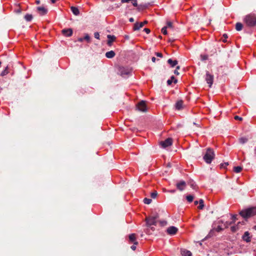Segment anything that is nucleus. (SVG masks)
<instances>
[{"mask_svg":"<svg viewBox=\"0 0 256 256\" xmlns=\"http://www.w3.org/2000/svg\"><path fill=\"white\" fill-rule=\"evenodd\" d=\"M240 214L244 218L246 219L256 215V206L251 207L240 212Z\"/></svg>","mask_w":256,"mask_h":256,"instance_id":"f257e3e1","label":"nucleus"},{"mask_svg":"<svg viewBox=\"0 0 256 256\" xmlns=\"http://www.w3.org/2000/svg\"><path fill=\"white\" fill-rule=\"evenodd\" d=\"M214 156L215 154L214 150L209 148L206 149V152L204 154L203 158L206 163L210 164L214 159Z\"/></svg>","mask_w":256,"mask_h":256,"instance_id":"f03ea898","label":"nucleus"},{"mask_svg":"<svg viewBox=\"0 0 256 256\" xmlns=\"http://www.w3.org/2000/svg\"><path fill=\"white\" fill-rule=\"evenodd\" d=\"M244 22L246 26L252 27L256 26V16L254 14H249L246 16Z\"/></svg>","mask_w":256,"mask_h":256,"instance_id":"7ed1b4c3","label":"nucleus"},{"mask_svg":"<svg viewBox=\"0 0 256 256\" xmlns=\"http://www.w3.org/2000/svg\"><path fill=\"white\" fill-rule=\"evenodd\" d=\"M136 109L142 112H147V106L146 101L142 100L136 104Z\"/></svg>","mask_w":256,"mask_h":256,"instance_id":"20e7f679","label":"nucleus"},{"mask_svg":"<svg viewBox=\"0 0 256 256\" xmlns=\"http://www.w3.org/2000/svg\"><path fill=\"white\" fill-rule=\"evenodd\" d=\"M146 222V226H156L158 222V220H156L152 216H147L145 219Z\"/></svg>","mask_w":256,"mask_h":256,"instance_id":"39448f33","label":"nucleus"},{"mask_svg":"<svg viewBox=\"0 0 256 256\" xmlns=\"http://www.w3.org/2000/svg\"><path fill=\"white\" fill-rule=\"evenodd\" d=\"M205 80L208 84L209 87L211 88L214 82V76L210 74L208 71H206Z\"/></svg>","mask_w":256,"mask_h":256,"instance_id":"423d86ee","label":"nucleus"},{"mask_svg":"<svg viewBox=\"0 0 256 256\" xmlns=\"http://www.w3.org/2000/svg\"><path fill=\"white\" fill-rule=\"evenodd\" d=\"M172 144V138H168L165 140L160 142V144L164 148H166L168 146H171Z\"/></svg>","mask_w":256,"mask_h":256,"instance_id":"0eeeda50","label":"nucleus"},{"mask_svg":"<svg viewBox=\"0 0 256 256\" xmlns=\"http://www.w3.org/2000/svg\"><path fill=\"white\" fill-rule=\"evenodd\" d=\"M178 231V228L174 226L168 227L166 230L167 233L170 235H174Z\"/></svg>","mask_w":256,"mask_h":256,"instance_id":"6e6552de","label":"nucleus"},{"mask_svg":"<svg viewBox=\"0 0 256 256\" xmlns=\"http://www.w3.org/2000/svg\"><path fill=\"white\" fill-rule=\"evenodd\" d=\"M148 22L147 20H145L144 22L140 23L136 22L134 26L133 29L134 30H139L140 28H142L144 24H148Z\"/></svg>","mask_w":256,"mask_h":256,"instance_id":"1a4fd4ad","label":"nucleus"},{"mask_svg":"<svg viewBox=\"0 0 256 256\" xmlns=\"http://www.w3.org/2000/svg\"><path fill=\"white\" fill-rule=\"evenodd\" d=\"M176 186L179 190L182 191L185 188L186 183L184 181L182 180L176 184Z\"/></svg>","mask_w":256,"mask_h":256,"instance_id":"9d476101","label":"nucleus"},{"mask_svg":"<svg viewBox=\"0 0 256 256\" xmlns=\"http://www.w3.org/2000/svg\"><path fill=\"white\" fill-rule=\"evenodd\" d=\"M176 109L177 110H182L184 108V102L182 100L178 101L175 104Z\"/></svg>","mask_w":256,"mask_h":256,"instance_id":"9b49d317","label":"nucleus"},{"mask_svg":"<svg viewBox=\"0 0 256 256\" xmlns=\"http://www.w3.org/2000/svg\"><path fill=\"white\" fill-rule=\"evenodd\" d=\"M37 10L39 14L42 15H45L48 12V10L44 6H38L37 8Z\"/></svg>","mask_w":256,"mask_h":256,"instance_id":"f8f14e48","label":"nucleus"},{"mask_svg":"<svg viewBox=\"0 0 256 256\" xmlns=\"http://www.w3.org/2000/svg\"><path fill=\"white\" fill-rule=\"evenodd\" d=\"M129 240L131 242H134L135 245L138 244V242L136 240V234H132L129 235Z\"/></svg>","mask_w":256,"mask_h":256,"instance_id":"ddd939ff","label":"nucleus"},{"mask_svg":"<svg viewBox=\"0 0 256 256\" xmlns=\"http://www.w3.org/2000/svg\"><path fill=\"white\" fill-rule=\"evenodd\" d=\"M62 32V34L66 36H70L72 34V28L64 29Z\"/></svg>","mask_w":256,"mask_h":256,"instance_id":"4468645a","label":"nucleus"},{"mask_svg":"<svg viewBox=\"0 0 256 256\" xmlns=\"http://www.w3.org/2000/svg\"><path fill=\"white\" fill-rule=\"evenodd\" d=\"M107 38H108L107 44L109 46H111L112 42L115 40L116 38L114 36H112L110 34L108 35Z\"/></svg>","mask_w":256,"mask_h":256,"instance_id":"2eb2a0df","label":"nucleus"},{"mask_svg":"<svg viewBox=\"0 0 256 256\" xmlns=\"http://www.w3.org/2000/svg\"><path fill=\"white\" fill-rule=\"evenodd\" d=\"M116 56V53L113 50L108 52L106 53V56L108 58H112Z\"/></svg>","mask_w":256,"mask_h":256,"instance_id":"dca6fc26","label":"nucleus"},{"mask_svg":"<svg viewBox=\"0 0 256 256\" xmlns=\"http://www.w3.org/2000/svg\"><path fill=\"white\" fill-rule=\"evenodd\" d=\"M70 10L72 13L74 14L75 16L79 15L80 11L78 8L72 6L70 7Z\"/></svg>","mask_w":256,"mask_h":256,"instance_id":"f3484780","label":"nucleus"},{"mask_svg":"<svg viewBox=\"0 0 256 256\" xmlns=\"http://www.w3.org/2000/svg\"><path fill=\"white\" fill-rule=\"evenodd\" d=\"M250 234L248 232H246L242 236L244 240L246 242H250V238L249 236Z\"/></svg>","mask_w":256,"mask_h":256,"instance_id":"a211bd4d","label":"nucleus"},{"mask_svg":"<svg viewBox=\"0 0 256 256\" xmlns=\"http://www.w3.org/2000/svg\"><path fill=\"white\" fill-rule=\"evenodd\" d=\"M178 61L176 60H172L170 58L168 60V63L170 64L172 68H174L178 64Z\"/></svg>","mask_w":256,"mask_h":256,"instance_id":"6ab92c4d","label":"nucleus"},{"mask_svg":"<svg viewBox=\"0 0 256 256\" xmlns=\"http://www.w3.org/2000/svg\"><path fill=\"white\" fill-rule=\"evenodd\" d=\"M181 254L182 256H192V252L190 251L186 250H182Z\"/></svg>","mask_w":256,"mask_h":256,"instance_id":"aec40b11","label":"nucleus"},{"mask_svg":"<svg viewBox=\"0 0 256 256\" xmlns=\"http://www.w3.org/2000/svg\"><path fill=\"white\" fill-rule=\"evenodd\" d=\"M172 82H174V84H176L178 82V80L176 79L174 76H171L170 79L167 80V84L168 85H170Z\"/></svg>","mask_w":256,"mask_h":256,"instance_id":"412c9836","label":"nucleus"},{"mask_svg":"<svg viewBox=\"0 0 256 256\" xmlns=\"http://www.w3.org/2000/svg\"><path fill=\"white\" fill-rule=\"evenodd\" d=\"M243 28V25L240 22H237L236 24V29L237 31H240Z\"/></svg>","mask_w":256,"mask_h":256,"instance_id":"4be33fe9","label":"nucleus"},{"mask_svg":"<svg viewBox=\"0 0 256 256\" xmlns=\"http://www.w3.org/2000/svg\"><path fill=\"white\" fill-rule=\"evenodd\" d=\"M120 71L122 75H123V74L127 75L129 73V72L128 71V70L123 67L120 68Z\"/></svg>","mask_w":256,"mask_h":256,"instance_id":"5701e85b","label":"nucleus"},{"mask_svg":"<svg viewBox=\"0 0 256 256\" xmlns=\"http://www.w3.org/2000/svg\"><path fill=\"white\" fill-rule=\"evenodd\" d=\"M33 16L31 14H26L24 16L25 20L28 22H30L32 20Z\"/></svg>","mask_w":256,"mask_h":256,"instance_id":"b1692460","label":"nucleus"},{"mask_svg":"<svg viewBox=\"0 0 256 256\" xmlns=\"http://www.w3.org/2000/svg\"><path fill=\"white\" fill-rule=\"evenodd\" d=\"M199 206L198 208L200 210H202L204 208V201L202 199H200L199 200Z\"/></svg>","mask_w":256,"mask_h":256,"instance_id":"393cba45","label":"nucleus"},{"mask_svg":"<svg viewBox=\"0 0 256 256\" xmlns=\"http://www.w3.org/2000/svg\"><path fill=\"white\" fill-rule=\"evenodd\" d=\"M148 228L146 230L145 232L148 234H150V230H152V232L155 230V228L152 226H146Z\"/></svg>","mask_w":256,"mask_h":256,"instance_id":"a878e982","label":"nucleus"},{"mask_svg":"<svg viewBox=\"0 0 256 256\" xmlns=\"http://www.w3.org/2000/svg\"><path fill=\"white\" fill-rule=\"evenodd\" d=\"M240 224V222H238V224L236 226H232L230 228L232 232H236V231H237L238 230V228H239L238 225H239Z\"/></svg>","mask_w":256,"mask_h":256,"instance_id":"bb28decb","label":"nucleus"},{"mask_svg":"<svg viewBox=\"0 0 256 256\" xmlns=\"http://www.w3.org/2000/svg\"><path fill=\"white\" fill-rule=\"evenodd\" d=\"M8 74V66H6L5 69L1 72L0 76H4Z\"/></svg>","mask_w":256,"mask_h":256,"instance_id":"cd10ccee","label":"nucleus"},{"mask_svg":"<svg viewBox=\"0 0 256 256\" xmlns=\"http://www.w3.org/2000/svg\"><path fill=\"white\" fill-rule=\"evenodd\" d=\"M234 172L236 173L240 172L242 169V168L240 166H234Z\"/></svg>","mask_w":256,"mask_h":256,"instance_id":"c85d7f7f","label":"nucleus"},{"mask_svg":"<svg viewBox=\"0 0 256 256\" xmlns=\"http://www.w3.org/2000/svg\"><path fill=\"white\" fill-rule=\"evenodd\" d=\"M248 140L247 138H240V139H239V142L240 144H244L246 142H248Z\"/></svg>","mask_w":256,"mask_h":256,"instance_id":"c756f323","label":"nucleus"},{"mask_svg":"<svg viewBox=\"0 0 256 256\" xmlns=\"http://www.w3.org/2000/svg\"><path fill=\"white\" fill-rule=\"evenodd\" d=\"M186 198L189 202H191L194 200V196L192 195H188L186 196Z\"/></svg>","mask_w":256,"mask_h":256,"instance_id":"7c9ffc66","label":"nucleus"},{"mask_svg":"<svg viewBox=\"0 0 256 256\" xmlns=\"http://www.w3.org/2000/svg\"><path fill=\"white\" fill-rule=\"evenodd\" d=\"M137 6H138V10L139 11H140L141 10H143L146 8V7H147V6H146V5H143V6L142 5H139V6H138V5Z\"/></svg>","mask_w":256,"mask_h":256,"instance_id":"2f4dec72","label":"nucleus"},{"mask_svg":"<svg viewBox=\"0 0 256 256\" xmlns=\"http://www.w3.org/2000/svg\"><path fill=\"white\" fill-rule=\"evenodd\" d=\"M152 200L148 198H144V202L145 204H149L152 202Z\"/></svg>","mask_w":256,"mask_h":256,"instance_id":"473e14b6","label":"nucleus"},{"mask_svg":"<svg viewBox=\"0 0 256 256\" xmlns=\"http://www.w3.org/2000/svg\"><path fill=\"white\" fill-rule=\"evenodd\" d=\"M157 196H158V192H156V191H154L152 192L150 194V196L152 198H156Z\"/></svg>","mask_w":256,"mask_h":256,"instance_id":"72a5a7b5","label":"nucleus"},{"mask_svg":"<svg viewBox=\"0 0 256 256\" xmlns=\"http://www.w3.org/2000/svg\"><path fill=\"white\" fill-rule=\"evenodd\" d=\"M150 216H152L156 220H157L159 218V214L158 213H156L153 215Z\"/></svg>","mask_w":256,"mask_h":256,"instance_id":"f704fd0d","label":"nucleus"},{"mask_svg":"<svg viewBox=\"0 0 256 256\" xmlns=\"http://www.w3.org/2000/svg\"><path fill=\"white\" fill-rule=\"evenodd\" d=\"M166 28H167V27L164 26V27L162 28V32L164 35H166L168 34L167 30H166Z\"/></svg>","mask_w":256,"mask_h":256,"instance_id":"c9c22d12","label":"nucleus"},{"mask_svg":"<svg viewBox=\"0 0 256 256\" xmlns=\"http://www.w3.org/2000/svg\"><path fill=\"white\" fill-rule=\"evenodd\" d=\"M159 222L161 226H164L167 224V222L166 220H160L159 221Z\"/></svg>","mask_w":256,"mask_h":256,"instance_id":"e433bc0d","label":"nucleus"},{"mask_svg":"<svg viewBox=\"0 0 256 256\" xmlns=\"http://www.w3.org/2000/svg\"><path fill=\"white\" fill-rule=\"evenodd\" d=\"M130 2L134 6H138L137 0H131Z\"/></svg>","mask_w":256,"mask_h":256,"instance_id":"4c0bfd02","label":"nucleus"},{"mask_svg":"<svg viewBox=\"0 0 256 256\" xmlns=\"http://www.w3.org/2000/svg\"><path fill=\"white\" fill-rule=\"evenodd\" d=\"M228 162H224V164H220V168H225L226 166H228Z\"/></svg>","mask_w":256,"mask_h":256,"instance_id":"58836bf2","label":"nucleus"},{"mask_svg":"<svg viewBox=\"0 0 256 256\" xmlns=\"http://www.w3.org/2000/svg\"><path fill=\"white\" fill-rule=\"evenodd\" d=\"M180 66H176V70H174V74H176V75H178L180 74V73L178 72V70H180Z\"/></svg>","mask_w":256,"mask_h":256,"instance_id":"ea45409f","label":"nucleus"},{"mask_svg":"<svg viewBox=\"0 0 256 256\" xmlns=\"http://www.w3.org/2000/svg\"><path fill=\"white\" fill-rule=\"evenodd\" d=\"M84 39L89 42L90 41V37L88 34H86Z\"/></svg>","mask_w":256,"mask_h":256,"instance_id":"a19ab883","label":"nucleus"},{"mask_svg":"<svg viewBox=\"0 0 256 256\" xmlns=\"http://www.w3.org/2000/svg\"><path fill=\"white\" fill-rule=\"evenodd\" d=\"M94 36L96 38L100 39V34L98 32H94Z\"/></svg>","mask_w":256,"mask_h":256,"instance_id":"79ce46f5","label":"nucleus"},{"mask_svg":"<svg viewBox=\"0 0 256 256\" xmlns=\"http://www.w3.org/2000/svg\"><path fill=\"white\" fill-rule=\"evenodd\" d=\"M234 222H226L225 224H224V226L226 228H228V226L229 225H230L232 224H233Z\"/></svg>","mask_w":256,"mask_h":256,"instance_id":"37998d69","label":"nucleus"},{"mask_svg":"<svg viewBox=\"0 0 256 256\" xmlns=\"http://www.w3.org/2000/svg\"><path fill=\"white\" fill-rule=\"evenodd\" d=\"M201 58L202 60H208V56L207 55H202Z\"/></svg>","mask_w":256,"mask_h":256,"instance_id":"c03bdc74","label":"nucleus"},{"mask_svg":"<svg viewBox=\"0 0 256 256\" xmlns=\"http://www.w3.org/2000/svg\"><path fill=\"white\" fill-rule=\"evenodd\" d=\"M223 230V228L220 226H218L216 228V230L218 232H220L222 231Z\"/></svg>","mask_w":256,"mask_h":256,"instance_id":"a18cd8bd","label":"nucleus"},{"mask_svg":"<svg viewBox=\"0 0 256 256\" xmlns=\"http://www.w3.org/2000/svg\"><path fill=\"white\" fill-rule=\"evenodd\" d=\"M167 28H172V23L170 22H167Z\"/></svg>","mask_w":256,"mask_h":256,"instance_id":"49530a36","label":"nucleus"},{"mask_svg":"<svg viewBox=\"0 0 256 256\" xmlns=\"http://www.w3.org/2000/svg\"><path fill=\"white\" fill-rule=\"evenodd\" d=\"M234 119L236 120H242V118H241V117H240L239 116H234Z\"/></svg>","mask_w":256,"mask_h":256,"instance_id":"de8ad7c7","label":"nucleus"},{"mask_svg":"<svg viewBox=\"0 0 256 256\" xmlns=\"http://www.w3.org/2000/svg\"><path fill=\"white\" fill-rule=\"evenodd\" d=\"M156 55L157 56H158V57H160V58H162V54L160 52H156Z\"/></svg>","mask_w":256,"mask_h":256,"instance_id":"09e8293b","label":"nucleus"},{"mask_svg":"<svg viewBox=\"0 0 256 256\" xmlns=\"http://www.w3.org/2000/svg\"><path fill=\"white\" fill-rule=\"evenodd\" d=\"M144 31L146 32V34H149L150 32V30L148 28H144Z\"/></svg>","mask_w":256,"mask_h":256,"instance_id":"8fccbe9b","label":"nucleus"},{"mask_svg":"<svg viewBox=\"0 0 256 256\" xmlns=\"http://www.w3.org/2000/svg\"><path fill=\"white\" fill-rule=\"evenodd\" d=\"M131 0H121V2L122 3H128Z\"/></svg>","mask_w":256,"mask_h":256,"instance_id":"3c124183","label":"nucleus"},{"mask_svg":"<svg viewBox=\"0 0 256 256\" xmlns=\"http://www.w3.org/2000/svg\"><path fill=\"white\" fill-rule=\"evenodd\" d=\"M136 245L135 244H134L132 246H131L130 248L133 250H134L136 249Z\"/></svg>","mask_w":256,"mask_h":256,"instance_id":"603ef678","label":"nucleus"},{"mask_svg":"<svg viewBox=\"0 0 256 256\" xmlns=\"http://www.w3.org/2000/svg\"><path fill=\"white\" fill-rule=\"evenodd\" d=\"M236 219V215H234L232 216V220H234H234Z\"/></svg>","mask_w":256,"mask_h":256,"instance_id":"864d4df0","label":"nucleus"},{"mask_svg":"<svg viewBox=\"0 0 256 256\" xmlns=\"http://www.w3.org/2000/svg\"><path fill=\"white\" fill-rule=\"evenodd\" d=\"M84 40V38H78V41L80 42H82Z\"/></svg>","mask_w":256,"mask_h":256,"instance_id":"5fc2aeb1","label":"nucleus"},{"mask_svg":"<svg viewBox=\"0 0 256 256\" xmlns=\"http://www.w3.org/2000/svg\"><path fill=\"white\" fill-rule=\"evenodd\" d=\"M129 21L131 22H134V18H130V19H129Z\"/></svg>","mask_w":256,"mask_h":256,"instance_id":"6e6d98bb","label":"nucleus"},{"mask_svg":"<svg viewBox=\"0 0 256 256\" xmlns=\"http://www.w3.org/2000/svg\"><path fill=\"white\" fill-rule=\"evenodd\" d=\"M152 62H154L156 60V58L155 57H152Z\"/></svg>","mask_w":256,"mask_h":256,"instance_id":"4d7b16f0","label":"nucleus"},{"mask_svg":"<svg viewBox=\"0 0 256 256\" xmlns=\"http://www.w3.org/2000/svg\"><path fill=\"white\" fill-rule=\"evenodd\" d=\"M223 37L224 38H228V35L226 34H223Z\"/></svg>","mask_w":256,"mask_h":256,"instance_id":"13d9d810","label":"nucleus"},{"mask_svg":"<svg viewBox=\"0 0 256 256\" xmlns=\"http://www.w3.org/2000/svg\"><path fill=\"white\" fill-rule=\"evenodd\" d=\"M194 204L195 205H197L198 204H199V201L196 200L194 201Z\"/></svg>","mask_w":256,"mask_h":256,"instance_id":"bf43d9fd","label":"nucleus"},{"mask_svg":"<svg viewBox=\"0 0 256 256\" xmlns=\"http://www.w3.org/2000/svg\"><path fill=\"white\" fill-rule=\"evenodd\" d=\"M169 192L171 193H174L176 192V190H170Z\"/></svg>","mask_w":256,"mask_h":256,"instance_id":"052dcab7","label":"nucleus"},{"mask_svg":"<svg viewBox=\"0 0 256 256\" xmlns=\"http://www.w3.org/2000/svg\"><path fill=\"white\" fill-rule=\"evenodd\" d=\"M36 4H40V0H36Z\"/></svg>","mask_w":256,"mask_h":256,"instance_id":"680f3d73","label":"nucleus"},{"mask_svg":"<svg viewBox=\"0 0 256 256\" xmlns=\"http://www.w3.org/2000/svg\"><path fill=\"white\" fill-rule=\"evenodd\" d=\"M254 154L256 156V146H255L254 148Z\"/></svg>","mask_w":256,"mask_h":256,"instance_id":"e2e57ef3","label":"nucleus"},{"mask_svg":"<svg viewBox=\"0 0 256 256\" xmlns=\"http://www.w3.org/2000/svg\"><path fill=\"white\" fill-rule=\"evenodd\" d=\"M16 12L17 13H20L21 12V10L20 9H18L16 10Z\"/></svg>","mask_w":256,"mask_h":256,"instance_id":"0e129e2a","label":"nucleus"},{"mask_svg":"<svg viewBox=\"0 0 256 256\" xmlns=\"http://www.w3.org/2000/svg\"><path fill=\"white\" fill-rule=\"evenodd\" d=\"M51 0V2L52 3V4H54L56 2L57 0Z\"/></svg>","mask_w":256,"mask_h":256,"instance_id":"69168bd1","label":"nucleus"},{"mask_svg":"<svg viewBox=\"0 0 256 256\" xmlns=\"http://www.w3.org/2000/svg\"><path fill=\"white\" fill-rule=\"evenodd\" d=\"M193 124H194V125H196L198 127H199V126H200V124H196V123H195V122H194Z\"/></svg>","mask_w":256,"mask_h":256,"instance_id":"338daca9","label":"nucleus"},{"mask_svg":"<svg viewBox=\"0 0 256 256\" xmlns=\"http://www.w3.org/2000/svg\"><path fill=\"white\" fill-rule=\"evenodd\" d=\"M222 41L224 42H226V38H224V40H223Z\"/></svg>","mask_w":256,"mask_h":256,"instance_id":"774afa93","label":"nucleus"}]
</instances>
